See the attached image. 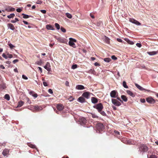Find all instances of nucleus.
Here are the masks:
<instances>
[{
  "label": "nucleus",
  "instance_id": "obj_41",
  "mask_svg": "<svg viewBox=\"0 0 158 158\" xmlns=\"http://www.w3.org/2000/svg\"><path fill=\"white\" fill-rule=\"evenodd\" d=\"M126 40L127 42L128 43H129L130 44H134L133 42L132 41H131L130 40H129L128 39H127V40Z\"/></svg>",
  "mask_w": 158,
  "mask_h": 158
},
{
  "label": "nucleus",
  "instance_id": "obj_42",
  "mask_svg": "<svg viewBox=\"0 0 158 158\" xmlns=\"http://www.w3.org/2000/svg\"><path fill=\"white\" fill-rule=\"evenodd\" d=\"M7 56L8 57V58H11L13 57L12 55V54H9V53H8L7 54Z\"/></svg>",
  "mask_w": 158,
  "mask_h": 158
},
{
  "label": "nucleus",
  "instance_id": "obj_15",
  "mask_svg": "<svg viewBox=\"0 0 158 158\" xmlns=\"http://www.w3.org/2000/svg\"><path fill=\"white\" fill-rule=\"evenodd\" d=\"M91 101L92 103L96 104L98 102V99L94 97H92L91 98Z\"/></svg>",
  "mask_w": 158,
  "mask_h": 158
},
{
  "label": "nucleus",
  "instance_id": "obj_3",
  "mask_svg": "<svg viewBox=\"0 0 158 158\" xmlns=\"http://www.w3.org/2000/svg\"><path fill=\"white\" fill-rule=\"evenodd\" d=\"M93 107L96 109L98 112L101 110H102L104 108L102 103H99L93 106Z\"/></svg>",
  "mask_w": 158,
  "mask_h": 158
},
{
  "label": "nucleus",
  "instance_id": "obj_2",
  "mask_svg": "<svg viewBox=\"0 0 158 158\" xmlns=\"http://www.w3.org/2000/svg\"><path fill=\"white\" fill-rule=\"evenodd\" d=\"M97 130L99 131V133H101L105 129V126L101 123H98L96 126Z\"/></svg>",
  "mask_w": 158,
  "mask_h": 158
},
{
  "label": "nucleus",
  "instance_id": "obj_38",
  "mask_svg": "<svg viewBox=\"0 0 158 158\" xmlns=\"http://www.w3.org/2000/svg\"><path fill=\"white\" fill-rule=\"evenodd\" d=\"M148 158H157L156 156L155 155L152 154L149 157L148 156Z\"/></svg>",
  "mask_w": 158,
  "mask_h": 158
},
{
  "label": "nucleus",
  "instance_id": "obj_33",
  "mask_svg": "<svg viewBox=\"0 0 158 158\" xmlns=\"http://www.w3.org/2000/svg\"><path fill=\"white\" fill-rule=\"evenodd\" d=\"M123 86L125 88H128V87L127 85V83H126V82L125 81H124L123 82Z\"/></svg>",
  "mask_w": 158,
  "mask_h": 158
},
{
  "label": "nucleus",
  "instance_id": "obj_45",
  "mask_svg": "<svg viewBox=\"0 0 158 158\" xmlns=\"http://www.w3.org/2000/svg\"><path fill=\"white\" fill-rule=\"evenodd\" d=\"M77 67V65L76 64L73 65L72 66V68L73 69H75Z\"/></svg>",
  "mask_w": 158,
  "mask_h": 158
},
{
  "label": "nucleus",
  "instance_id": "obj_63",
  "mask_svg": "<svg viewBox=\"0 0 158 158\" xmlns=\"http://www.w3.org/2000/svg\"><path fill=\"white\" fill-rule=\"evenodd\" d=\"M94 65L95 66H99L100 65V64H99L97 63V62H96L94 63Z\"/></svg>",
  "mask_w": 158,
  "mask_h": 158
},
{
  "label": "nucleus",
  "instance_id": "obj_20",
  "mask_svg": "<svg viewBox=\"0 0 158 158\" xmlns=\"http://www.w3.org/2000/svg\"><path fill=\"white\" fill-rule=\"evenodd\" d=\"M2 154L4 156H6L9 154V150L7 149H5L3 151Z\"/></svg>",
  "mask_w": 158,
  "mask_h": 158
},
{
  "label": "nucleus",
  "instance_id": "obj_16",
  "mask_svg": "<svg viewBox=\"0 0 158 158\" xmlns=\"http://www.w3.org/2000/svg\"><path fill=\"white\" fill-rule=\"evenodd\" d=\"M76 89L78 90H82L85 89V87L81 85H77L76 87Z\"/></svg>",
  "mask_w": 158,
  "mask_h": 158
},
{
  "label": "nucleus",
  "instance_id": "obj_35",
  "mask_svg": "<svg viewBox=\"0 0 158 158\" xmlns=\"http://www.w3.org/2000/svg\"><path fill=\"white\" fill-rule=\"evenodd\" d=\"M8 45H9V46L10 47V48L11 49L13 48H14L15 47V46L13 45L12 44L10 43H8Z\"/></svg>",
  "mask_w": 158,
  "mask_h": 158
},
{
  "label": "nucleus",
  "instance_id": "obj_44",
  "mask_svg": "<svg viewBox=\"0 0 158 158\" xmlns=\"http://www.w3.org/2000/svg\"><path fill=\"white\" fill-rule=\"evenodd\" d=\"M2 56L3 57L5 58L6 59H7L8 58L7 55H6V54L4 53L2 54Z\"/></svg>",
  "mask_w": 158,
  "mask_h": 158
},
{
  "label": "nucleus",
  "instance_id": "obj_11",
  "mask_svg": "<svg viewBox=\"0 0 158 158\" xmlns=\"http://www.w3.org/2000/svg\"><path fill=\"white\" fill-rule=\"evenodd\" d=\"M57 109L60 111L64 109V106L61 104H59L57 105L56 106Z\"/></svg>",
  "mask_w": 158,
  "mask_h": 158
},
{
  "label": "nucleus",
  "instance_id": "obj_19",
  "mask_svg": "<svg viewBox=\"0 0 158 158\" xmlns=\"http://www.w3.org/2000/svg\"><path fill=\"white\" fill-rule=\"evenodd\" d=\"M34 109L38 111L41 110L43 108L41 106H34Z\"/></svg>",
  "mask_w": 158,
  "mask_h": 158
},
{
  "label": "nucleus",
  "instance_id": "obj_8",
  "mask_svg": "<svg viewBox=\"0 0 158 158\" xmlns=\"http://www.w3.org/2000/svg\"><path fill=\"white\" fill-rule=\"evenodd\" d=\"M44 68L46 69L48 71L50 72L51 70V68H50L51 66L50 64L48 62H47L46 65L44 66Z\"/></svg>",
  "mask_w": 158,
  "mask_h": 158
},
{
  "label": "nucleus",
  "instance_id": "obj_58",
  "mask_svg": "<svg viewBox=\"0 0 158 158\" xmlns=\"http://www.w3.org/2000/svg\"><path fill=\"white\" fill-rule=\"evenodd\" d=\"M69 82L68 81H66V82H65V85H66V86H69Z\"/></svg>",
  "mask_w": 158,
  "mask_h": 158
},
{
  "label": "nucleus",
  "instance_id": "obj_54",
  "mask_svg": "<svg viewBox=\"0 0 158 158\" xmlns=\"http://www.w3.org/2000/svg\"><path fill=\"white\" fill-rule=\"evenodd\" d=\"M19 61V60L18 59H15L13 60V63L14 64H15L17 62Z\"/></svg>",
  "mask_w": 158,
  "mask_h": 158
},
{
  "label": "nucleus",
  "instance_id": "obj_6",
  "mask_svg": "<svg viewBox=\"0 0 158 158\" xmlns=\"http://www.w3.org/2000/svg\"><path fill=\"white\" fill-rule=\"evenodd\" d=\"M110 96L111 98H116L118 96V93L116 90H113L110 92Z\"/></svg>",
  "mask_w": 158,
  "mask_h": 158
},
{
  "label": "nucleus",
  "instance_id": "obj_56",
  "mask_svg": "<svg viewBox=\"0 0 158 158\" xmlns=\"http://www.w3.org/2000/svg\"><path fill=\"white\" fill-rule=\"evenodd\" d=\"M74 99V98H73V97L72 96H70V97L69 98V100L70 101H73V100Z\"/></svg>",
  "mask_w": 158,
  "mask_h": 158
},
{
  "label": "nucleus",
  "instance_id": "obj_49",
  "mask_svg": "<svg viewBox=\"0 0 158 158\" xmlns=\"http://www.w3.org/2000/svg\"><path fill=\"white\" fill-rule=\"evenodd\" d=\"M117 40L118 42H119L122 43L123 42V40L122 39L119 38H117Z\"/></svg>",
  "mask_w": 158,
  "mask_h": 158
},
{
  "label": "nucleus",
  "instance_id": "obj_30",
  "mask_svg": "<svg viewBox=\"0 0 158 158\" xmlns=\"http://www.w3.org/2000/svg\"><path fill=\"white\" fill-rule=\"evenodd\" d=\"M22 15L23 16V18L24 19L28 18L30 17H32V16L31 15H28L25 14H23Z\"/></svg>",
  "mask_w": 158,
  "mask_h": 158
},
{
  "label": "nucleus",
  "instance_id": "obj_51",
  "mask_svg": "<svg viewBox=\"0 0 158 158\" xmlns=\"http://www.w3.org/2000/svg\"><path fill=\"white\" fill-rule=\"evenodd\" d=\"M136 45L138 47L140 48L141 47L142 45L140 43H137L136 44Z\"/></svg>",
  "mask_w": 158,
  "mask_h": 158
},
{
  "label": "nucleus",
  "instance_id": "obj_36",
  "mask_svg": "<svg viewBox=\"0 0 158 158\" xmlns=\"http://www.w3.org/2000/svg\"><path fill=\"white\" fill-rule=\"evenodd\" d=\"M28 145L29 147L32 148H35L36 147V146L35 145H33L30 143H29Z\"/></svg>",
  "mask_w": 158,
  "mask_h": 158
},
{
  "label": "nucleus",
  "instance_id": "obj_9",
  "mask_svg": "<svg viewBox=\"0 0 158 158\" xmlns=\"http://www.w3.org/2000/svg\"><path fill=\"white\" fill-rule=\"evenodd\" d=\"M146 101L148 102L151 104H153L155 102V100L151 97L147 98Z\"/></svg>",
  "mask_w": 158,
  "mask_h": 158
},
{
  "label": "nucleus",
  "instance_id": "obj_1",
  "mask_svg": "<svg viewBox=\"0 0 158 158\" xmlns=\"http://www.w3.org/2000/svg\"><path fill=\"white\" fill-rule=\"evenodd\" d=\"M139 151L140 152H147L148 150V148L147 146L145 144H141L139 145Z\"/></svg>",
  "mask_w": 158,
  "mask_h": 158
},
{
  "label": "nucleus",
  "instance_id": "obj_18",
  "mask_svg": "<svg viewBox=\"0 0 158 158\" xmlns=\"http://www.w3.org/2000/svg\"><path fill=\"white\" fill-rule=\"evenodd\" d=\"M29 94L35 98H37L38 96L37 94L35 93L34 91H30L29 92Z\"/></svg>",
  "mask_w": 158,
  "mask_h": 158
},
{
  "label": "nucleus",
  "instance_id": "obj_7",
  "mask_svg": "<svg viewBox=\"0 0 158 158\" xmlns=\"http://www.w3.org/2000/svg\"><path fill=\"white\" fill-rule=\"evenodd\" d=\"M111 101L112 103L116 106H119L121 105V103L117 99H112Z\"/></svg>",
  "mask_w": 158,
  "mask_h": 158
},
{
  "label": "nucleus",
  "instance_id": "obj_32",
  "mask_svg": "<svg viewBox=\"0 0 158 158\" xmlns=\"http://www.w3.org/2000/svg\"><path fill=\"white\" fill-rule=\"evenodd\" d=\"M91 115L92 117L93 118H98V117L95 114L91 113L90 114Z\"/></svg>",
  "mask_w": 158,
  "mask_h": 158
},
{
  "label": "nucleus",
  "instance_id": "obj_62",
  "mask_svg": "<svg viewBox=\"0 0 158 158\" xmlns=\"http://www.w3.org/2000/svg\"><path fill=\"white\" fill-rule=\"evenodd\" d=\"M0 68L1 69H5V67L2 64H1L0 65Z\"/></svg>",
  "mask_w": 158,
  "mask_h": 158
},
{
  "label": "nucleus",
  "instance_id": "obj_17",
  "mask_svg": "<svg viewBox=\"0 0 158 158\" xmlns=\"http://www.w3.org/2000/svg\"><path fill=\"white\" fill-rule=\"evenodd\" d=\"M135 85L138 89H139V90H146L148 92L150 91V90H146L145 89L143 88L141 86H140L139 85H138V84H135Z\"/></svg>",
  "mask_w": 158,
  "mask_h": 158
},
{
  "label": "nucleus",
  "instance_id": "obj_22",
  "mask_svg": "<svg viewBox=\"0 0 158 158\" xmlns=\"http://www.w3.org/2000/svg\"><path fill=\"white\" fill-rule=\"evenodd\" d=\"M7 26L8 28H10V29L14 30L15 29V27L11 23H9L7 25Z\"/></svg>",
  "mask_w": 158,
  "mask_h": 158
},
{
  "label": "nucleus",
  "instance_id": "obj_10",
  "mask_svg": "<svg viewBox=\"0 0 158 158\" xmlns=\"http://www.w3.org/2000/svg\"><path fill=\"white\" fill-rule=\"evenodd\" d=\"M129 20L130 22L135 24L137 25H140L141 24V23L133 19H130Z\"/></svg>",
  "mask_w": 158,
  "mask_h": 158
},
{
  "label": "nucleus",
  "instance_id": "obj_47",
  "mask_svg": "<svg viewBox=\"0 0 158 158\" xmlns=\"http://www.w3.org/2000/svg\"><path fill=\"white\" fill-rule=\"evenodd\" d=\"M40 11L43 14H45L46 12V11L45 10H40Z\"/></svg>",
  "mask_w": 158,
  "mask_h": 158
},
{
  "label": "nucleus",
  "instance_id": "obj_29",
  "mask_svg": "<svg viewBox=\"0 0 158 158\" xmlns=\"http://www.w3.org/2000/svg\"><path fill=\"white\" fill-rule=\"evenodd\" d=\"M98 112L103 116H106V115L105 112L104 111H103L102 110H101Z\"/></svg>",
  "mask_w": 158,
  "mask_h": 158
},
{
  "label": "nucleus",
  "instance_id": "obj_13",
  "mask_svg": "<svg viewBox=\"0 0 158 158\" xmlns=\"http://www.w3.org/2000/svg\"><path fill=\"white\" fill-rule=\"evenodd\" d=\"M58 42L60 43L66 44L67 42V41L65 39L61 38H58L57 39Z\"/></svg>",
  "mask_w": 158,
  "mask_h": 158
},
{
  "label": "nucleus",
  "instance_id": "obj_4",
  "mask_svg": "<svg viewBox=\"0 0 158 158\" xmlns=\"http://www.w3.org/2000/svg\"><path fill=\"white\" fill-rule=\"evenodd\" d=\"M69 44L71 46L74 48H76V46L74 42H76L77 40L73 38H69Z\"/></svg>",
  "mask_w": 158,
  "mask_h": 158
},
{
  "label": "nucleus",
  "instance_id": "obj_25",
  "mask_svg": "<svg viewBox=\"0 0 158 158\" xmlns=\"http://www.w3.org/2000/svg\"><path fill=\"white\" fill-rule=\"evenodd\" d=\"M121 98L125 102H127V97L124 95H122L121 96Z\"/></svg>",
  "mask_w": 158,
  "mask_h": 158
},
{
  "label": "nucleus",
  "instance_id": "obj_52",
  "mask_svg": "<svg viewBox=\"0 0 158 158\" xmlns=\"http://www.w3.org/2000/svg\"><path fill=\"white\" fill-rule=\"evenodd\" d=\"M48 92L49 93L51 94H52L53 93V91L51 89H49L48 90Z\"/></svg>",
  "mask_w": 158,
  "mask_h": 158
},
{
  "label": "nucleus",
  "instance_id": "obj_26",
  "mask_svg": "<svg viewBox=\"0 0 158 158\" xmlns=\"http://www.w3.org/2000/svg\"><path fill=\"white\" fill-rule=\"evenodd\" d=\"M46 28L48 30H53V27L50 24L47 25L46 26Z\"/></svg>",
  "mask_w": 158,
  "mask_h": 158
},
{
  "label": "nucleus",
  "instance_id": "obj_12",
  "mask_svg": "<svg viewBox=\"0 0 158 158\" xmlns=\"http://www.w3.org/2000/svg\"><path fill=\"white\" fill-rule=\"evenodd\" d=\"M15 10V8L12 7L10 6H8L5 9V10L8 12L14 11Z\"/></svg>",
  "mask_w": 158,
  "mask_h": 158
},
{
  "label": "nucleus",
  "instance_id": "obj_60",
  "mask_svg": "<svg viewBox=\"0 0 158 158\" xmlns=\"http://www.w3.org/2000/svg\"><path fill=\"white\" fill-rule=\"evenodd\" d=\"M114 131V133H115L116 134H117V135H119L120 134L119 132L118 131L115 130V131Z\"/></svg>",
  "mask_w": 158,
  "mask_h": 158
},
{
  "label": "nucleus",
  "instance_id": "obj_23",
  "mask_svg": "<svg viewBox=\"0 0 158 158\" xmlns=\"http://www.w3.org/2000/svg\"><path fill=\"white\" fill-rule=\"evenodd\" d=\"M126 92L128 94L131 96L132 97H134L135 96V94L131 91L129 90H127Z\"/></svg>",
  "mask_w": 158,
  "mask_h": 158
},
{
  "label": "nucleus",
  "instance_id": "obj_34",
  "mask_svg": "<svg viewBox=\"0 0 158 158\" xmlns=\"http://www.w3.org/2000/svg\"><path fill=\"white\" fill-rule=\"evenodd\" d=\"M15 16V14H10V15H8L7 16L8 18L10 19L13 18Z\"/></svg>",
  "mask_w": 158,
  "mask_h": 158
},
{
  "label": "nucleus",
  "instance_id": "obj_31",
  "mask_svg": "<svg viewBox=\"0 0 158 158\" xmlns=\"http://www.w3.org/2000/svg\"><path fill=\"white\" fill-rule=\"evenodd\" d=\"M111 59L110 58H105L104 59V60L107 62H109L110 61H111Z\"/></svg>",
  "mask_w": 158,
  "mask_h": 158
},
{
  "label": "nucleus",
  "instance_id": "obj_55",
  "mask_svg": "<svg viewBox=\"0 0 158 158\" xmlns=\"http://www.w3.org/2000/svg\"><path fill=\"white\" fill-rule=\"evenodd\" d=\"M41 63H42V61L41 60H40L39 61H38L37 62V64L40 65H41Z\"/></svg>",
  "mask_w": 158,
  "mask_h": 158
},
{
  "label": "nucleus",
  "instance_id": "obj_37",
  "mask_svg": "<svg viewBox=\"0 0 158 158\" xmlns=\"http://www.w3.org/2000/svg\"><path fill=\"white\" fill-rule=\"evenodd\" d=\"M66 16L69 19H71L72 17V15L69 13H66Z\"/></svg>",
  "mask_w": 158,
  "mask_h": 158
},
{
  "label": "nucleus",
  "instance_id": "obj_24",
  "mask_svg": "<svg viewBox=\"0 0 158 158\" xmlns=\"http://www.w3.org/2000/svg\"><path fill=\"white\" fill-rule=\"evenodd\" d=\"M24 102L22 101H20L18 102V104L17 106V107H21L24 104Z\"/></svg>",
  "mask_w": 158,
  "mask_h": 158
},
{
  "label": "nucleus",
  "instance_id": "obj_40",
  "mask_svg": "<svg viewBox=\"0 0 158 158\" xmlns=\"http://www.w3.org/2000/svg\"><path fill=\"white\" fill-rule=\"evenodd\" d=\"M19 21V19L17 18H15V20H11V22L13 23H16V22L18 21Z\"/></svg>",
  "mask_w": 158,
  "mask_h": 158
},
{
  "label": "nucleus",
  "instance_id": "obj_48",
  "mask_svg": "<svg viewBox=\"0 0 158 158\" xmlns=\"http://www.w3.org/2000/svg\"><path fill=\"white\" fill-rule=\"evenodd\" d=\"M22 77L23 79H25V80H27L28 79L27 77L24 75H22Z\"/></svg>",
  "mask_w": 158,
  "mask_h": 158
},
{
  "label": "nucleus",
  "instance_id": "obj_27",
  "mask_svg": "<svg viewBox=\"0 0 158 158\" xmlns=\"http://www.w3.org/2000/svg\"><path fill=\"white\" fill-rule=\"evenodd\" d=\"M4 98L7 101H9L10 100V96L9 95L7 94H6L5 95Z\"/></svg>",
  "mask_w": 158,
  "mask_h": 158
},
{
  "label": "nucleus",
  "instance_id": "obj_5",
  "mask_svg": "<svg viewBox=\"0 0 158 158\" xmlns=\"http://www.w3.org/2000/svg\"><path fill=\"white\" fill-rule=\"evenodd\" d=\"M78 121L81 125L83 126L87 123V120L85 118L82 117L79 118Z\"/></svg>",
  "mask_w": 158,
  "mask_h": 158
},
{
  "label": "nucleus",
  "instance_id": "obj_53",
  "mask_svg": "<svg viewBox=\"0 0 158 158\" xmlns=\"http://www.w3.org/2000/svg\"><path fill=\"white\" fill-rule=\"evenodd\" d=\"M42 3V2L40 0H38L36 2V3L37 4H40Z\"/></svg>",
  "mask_w": 158,
  "mask_h": 158
},
{
  "label": "nucleus",
  "instance_id": "obj_57",
  "mask_svg": "<svg viewBox=\"0 0 158 158\" xmlns=\"http://www.w3.org/2000/svg\"><path fill=\"white\" fill-rule=\"evenodd\" d=\"M22 11V10L20 8H17L16 9V11L18 12H20Z\"/></svg>",
  "mask_w": 158,
  "mask_h": 158
},
{
  "label": "nucleus",
  "instance_id": "obj_64",
  "mask_svg": "<svg viewBox=\"0 0 158 158\" xmlns=\"http://www.w3.org/2000/svg\"><path fill=\"white\" fill-rule=\"evenodd\" d=\"M90 17L92 18V19H94V15H92L91 13H90Z\"/></svg>",
  "mask_w": 158,
  "mask_h": 158
},
{
  "label": "nucleus",
  "instance_id": "obj_21",
  "mask_svg": "<svg viewBox=\"0 0 158 158\" xmlns=\"http://www.w3.org/2000/svg\"><path fill=\"white\" fill-rule=\"evenodd\" d=\"M78 101L81 103H83L85 102V99L83 97H79L78 98Z\"/></svg>",
  "mask_w": 158,
  "mask_h": 158
},
{
  "label": "nucleus",
  "instance_id": "obj_61",
  "mask_svg": "<svg viewBox=\"0 0 158 158\" xmlns=\"http://www.w3.org/2000/svg\"><path fill=\"white\" fill-rule=\"evenodd\" d=\"M43 84L45 86H48L46 82H45V81L43 82Z\"/></svg>",
  "mask_w": 158,
  "mask_h": 158
},
{
  "label": "nucleus",
  "instance_id": "obj_39",
  "mask_svg": "<svg viewBox=\"0 0 158 158\" xmlns=\"http://www.w3.org/2000/svg\"><path fill=\"white\" fill-rule=\"evenodd\" d=\"M55 25L57 29L59 30L60 28V26L57 23H55Z\"/></svg>",
  "mask_w": 158,
  "mask_h": 158
},
{
  "label": "nucleus",
  "instance_id": "obj_59",
  "mask_svg": "<svg viewBox=\"0 0 158 158\" xmlns=\"http://www.w3.org/2000/svg\"><path fill=\"white\" fill-rule=\"evenodd\" d=\"M140 101L142 103H144L145 102V100L144 99H140Z\"/></svg>",
  "mask_w": 158,
  "mask_h": 158
},
{
  "label": "nucleus",
  "instance_id": "obj_50",
  "mask_svg": "<svg viewBox=\"0 0 158 158\" xmlns=\"http://www.w3.org/2000/svg\"><path fill=\"white\" fill-rule=\"evenodd\" d=\"M106 43H108L109 42V39L106 36Z\"/></svg>",
  "mask_w": 158,
  "mask_h": 158
},
{
  "label": "nucleus",
  "instance_id": "obj_14",
  "mask_svg": "<svg viewBox=\"0 0 158 158\" xmlns=\"http://www.w3.org/2000/svg\"><path fill=\"white\" fill-rule=\"evenodd\" d=\"M90 94V93L89 92H86L83 94L82 96L87 99H88L89 98V96Z\"/></svg>",
  "mask_w": 158,
  "mask_h": 158
},
{
  "label": "nucleus",
  "instance_id": "obj_43",
  "mask_svg": "<svg viewBox=\"0 0 158 158\" xmlns=\"http://www.w3.org/2000/svg\"><path fill=\"white\" fill-rule=\"evenodd\" d=\"M60 30L62 31L64 33L66 31V29L62 27H61Z\"/></svg>",
  "mask_w": 158,
  "mask_h": 158
},
{
  "label": "nucleus",
  "instance_id": "obj_28",
  "mask_svg": "<svg viewBox=\"0 0 158 158\" xmlns=\"http://www.w3.org/2000/svg\"><path fill=\"white\" fill-rule=\"evenodd\" d=\"M157 53L156 52L153 51L152 52H148L147 53L150 55H153L156 54Z\"/></svg>",
  "mask_w": 158,
  "mask_h": 158
},
{
  "label": "nucleus",
  "instance_id": "obj_46",
  "mask_svg": "<svg viewBox=\"0 0 158 158\" xmlns=\"http://www.w3.org/2000/svg\"><path fill=\"white\" fill-rule=\"evenodd\" d=\"M111 57L114 60H116L117 59V58L114 55L112 56Z\"/></svg>",
  "mask_w": 158,
  "mask_h": 158
}]
</instances>
